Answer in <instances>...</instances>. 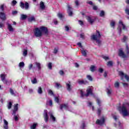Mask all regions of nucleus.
Here are the masks:
<instances>
[{
    "label": "nucleus",
    "instance_id": "f257e3e1",
    "mask_svg": "<svg viewBox=\"0 0 129 129\" xmlns=\"http://www.w3.org/2000/svg\"><path fill=\"white\" fill-rule=\"evenodd\" d=\"M117 110L122 113L123 116H127L129 115V104L123 105L122 107L119 106Z\"/></svg>",
    "mask_w": 129,
    "mask_h": 129
},
{
    "label": "nucleus",
    "instance_id": "f03ea898",
    "mask_svg": "<svg viewBox=\"0 0 129 129\" xmlns=\"http://www.w3.org/2000/svg\"><path fill=\"white\" fill-rule=\"evenodd\" d=\"M101 37V35L100 34V32L98 31H96V33L95 34H93L91 36V39L93 40L94 41H96L97 44H98V46H100L101 44V41L99 40Z\"/></svg>",
    "mask_w": 129,
    "mask_h": 129
},
{
    "label": "nucleus",
    "instance_id": "7ed1b4c3",
    "mask_svg": "<svg viewBox=\"0 0 129 129\" xmlns=\"http://www.w3.org/2000/svg\"><path fill=\"white\" fill-rule=\"evenodd\" d=\"M117 29L119 30V34H121V29H123L124 31H125V30H126V27L123 24V22L121 21V20H120L119 21V26Z\"/></svg>",
    "mask_w": 129,
    "mask_h": 129
},
{
    "label": "nucleus",
    "instance_id": "20e7f679",
    "mask_svg": "<svg viewBox=\"0 0 129 129\" xmlns=\"http://www.w3.org/2000/svg\"><path fill=\"white\" fill-rule=\"evenodd\" d=\"M80 94L81 97H83V96H86L87 97L89 95H92V89L89 88L87 90V94H85L83 93V91L82 90L80 91Z\"/></svg>",
    "mask_w": 129,
    "mask_h": 129
},
{
    "label": "nucleus",
    "instance_id": "39448f33",
    "mask_svg": "<svg viewBox=\"0 0 129 129\" xmlns=\"http://www.w3.org/2000/svg\"><path fill=\"white\" fill-rule=\"evenodd\" d=\"M34 35L37 37H42V31L38 28H36L34 30Z\"/></svg>",
    "mask_w": 129,
    "mask_h": 129
},
{
    "label": "nucleus",
    "instance_id": "423d86ee",
    "mask_svg": "<svg viewBox=\"0 0 129 129\" xmlns=\"http://www.w3.org/2000/svg\"><path fill=\"white\" fill-rule=\"evenodd\" d=\"M20 8H21V9H25V10H29V3L26 2L25 4H24V3L21 2L20 3Z\"/></svg>",
    "mask_w": 129,
    "mask_h": 129
},
{
    "label": "nucleus",
    "instance_id": "0eeeda50",
    "mask_svg": "<svg viewBox=\"0 0 129 129\" xmlns=\"http://www.w3.org/2000/svg\"><path fill=\"white\" fill-rule=\"evenodd\" d=\"M0 77L1 78L2 81L5 84H6L7 85H8L9 83V81L8 80L6 79V77H7V75L5 74H1L0 76Z\"/></svg>",
    "mask_w": 129,
    "mask_h": 129
},
{
    "label": "nucleus",
    "instance_id": "6e6552de",
    "mask_svg": "<svg viewBox=\"0 0 129 129\" xmlns=\"http://www.w3.org/2000/svg\"><path fill=\"white\" fill-rule=\"evenodd\" d=\"M67 12L70 17H72V16H73V9H72V7L69 5H68Z\"/></svg>",
    "mask_w": 129,
    "mask_h": 129
},
{
    "label": "nucleus",
    "instance_id": "1a4fd4ad",
    "mask_svg": "<svg viewBox=\"0 0 129 129\" xmlns=\"http://www.w3.org/2000/svg\"><path fill=\"white\" fill-rule=\"evenodd\" d=\"M118 55L119 57H121V58H127V55L123 52L122 49L119 50Z\"/></svg>",
    "mask_w": 129,
    "mask_h": 129
},
{
    "label": "nucleus",
    "instance_id": "9d476101",
    "mask_svg": "<svg viewBox=\"0 0 129 129\" xmlns=\"http://www.w3.org/2000/svg\"><path fill=\"white\" fill-rule=\"evenodd\" d=\"M43 116L45 122H48V121L49 120V117L48 116V112H47V110H44Z\"/></svg>",
    "mask_w": 129,
    "mask_h": 129
},
{
    "label": "nucleus",
    "instance_id": "9b49d317",
    "mask_svg": "<svg viewBox=\"0 0 129 129\" xmlns=\"http://www.w3.org/2000/svg\"><path fill=\"white\" fill-rule=\"evenodd\" d=\"M105 119H104V117H102L101 119H97L96 121L97 124H99L100 125H102L103 123H104Z\"/></svg>",
    "mask_w": 129,
    "mask_h": 129
},
{
    "label": "nucleus",
    "instance_id": "f8f14e48",
    "mask_svg": "<svg viewBox=\"0 0 129 129\" xmlns=\"http://www.w3.org/2000/svg\"><path fill=\"white\" fill-rule=\"evenodd\" d=\"M0 19L2 21H6V20H7V15H6V13L0 12Z\"/></svg>",
    "mask_w": 129,
    "mask_h": 129
},
{
    "label": "nucleus",
    "instance_id": "ddd939ff",
    "mask_svg": "<svg viewBox=\"0 0 129 129\" xmlns=\"http://www.w3.org/2000/svg\"><path fill=\"white\" fill-rule=\"evenodd\" d=\"M42 33H44V34H48V29L46 27L42 26L39 29Z\"/></svg>",
    "mask_w": 129,
    "mask_h": 129
},
{
    "label": "nucleus",
    "instance_id": "4468645a",
    "mask_svg": "<svg viewBox=\"0 0 129 129\" xmlns=\"http://www.w3.org/2000/svg\"><path fill=\"white\" fill-rule=\"evenodd\" d=\"M67 89L68 91H71L72 90V87L71 86V83L69 82L66 83Z\"/></svg>",
    "mask_w": 129,
    "mask_h": 129
},
{
    "label": "nucleus",
    "instance_id": "2eb2a0df",
    "mask_svg": "<svg viewBox=\"0 0 129 129\" xmlns=\"http://www.w3.org/2000/svg\"><path fill=\"white\" fill-rule=\"evenodd\" d=\"M86 19L89 23L91 24V25H92V24H93V22H94V19H91V17H90V16H86Z\"/></svg>",
    "mask_w": 129,
    "mask_h": 129
},
{
    "label": "nucleus",
    "instance_id": "dca6fc26",
    "mask_svg": "<svg viewBox=\"0 0 129 129\" xmlns=\"http://www.w3.org/2000/svg\"><path fill=\"white\" fill-rule=\"evenodd\" d=\"M48 114L50 116L51 119H52L53 121H55L56 120V118L54 117V115H53V113L52 112V111H50L48 113Z\"/></svg>",
    "mask_w": 129,
    "mask_h": 129
},
{
    "label": "nucleus",
    "instance_id": "f3484780",
    "mask_svg": "<svg viewBox=\"0 0 129 129\" xmlns=\"http://www.w3.org/2000/svg\"><path fill=\"white\" fill-rule=\"evenodd\" d=\"M63 108L64 109H68V105L62 104L60 105V109L62 110Z\"/></svg>",
    "mask_w": 129,
    "mask_h": 129
},
{
    "label": "nucleus",
    "instance_id": "a211bd4d",
    "mask_svg": "<svg viewBox=\"0 0 129 129\" xmlns=\"http://www.w3.org/2000/svg\"><path fill=\"white\" fill-rule=\"evenodd\" d=\"M81 53L82 55L84 56V57H86V56H87V50H85L84 49L82 48Z\"/></svg>",
    "mask_w": 129,
    "mask_h": 129
},
{
    "label": "nucleus",
    "instance_id": "6ab92c4d",
    "mask_svg": "<svg viewBox=\"0 0 129 129\" xmlns=\"http://www.w3.org/2000/svg\"><path fill=\"white\" fill-rule=\"evenodd\" d=\"M78 82L79 84H80V85L82 84H87V83H88V82H87V81H84V80H78Z\"/></svg>",
    "mask_w": 129,
    "mask_h": 129
},
{
    "label": "nucleus",
    "instance_id": "aec40b11",
    "mask_svg": "<svg viewBox=\"0 0 129 129\" xmlns=\"http://www.w3.org/2000/svg\"><path fill=\"white\" fill-rule=\"evenodd\" d=\"M18 105H19L18 104H16L14 105V109L13 111V114H16V112H17V111L18 109Z\"/></svg>",
    "mask_w": 129,
    "mask_h": 129
},
{
    "label": "nucleus",
    "instance_id": "412c9836",
    "mask_svg": "<svg viewBox=\"0 0 129 129\" xmlns=\"http://www.w3.org/2000/svg\"><path fill=\"white\" fill-rule=\"evenodd\" d=\"M8 30L9 31H10V32H14V28H13V26H12L11 24H8Z\"/></svg>",
    "mask_w": 129,
    "mask_h": 129
},
{
    "label": "nucleus",
    "instance_id": "4be33fe9",
    "mask_svg": "<svg viewBox=\"0 0 129 129\" xmlns=\"http://www.w3.org/2000/svg\"><path fill=\"white\" fill-rule=\"evenodd\" d=\"M106 92L107 95L109 96H110V95H111V93H112V90L111 89H107Z\"/></svg>",
    "mask_w": 129,
    "mask_h": 129
},
{
    "label": "nucleus",
    "instance_id": "5701e85b",
    "mask_svg": "<svg viewBox=\"0 0 129 129\" xmlns=\"http://www.w3.org/2000/svg\"><path fill=\"white\" fill-rule=\"evenodd\" d=\"M40 7L41 10H45V4L43 2H41L40 3Z\"/></svg>",
    "mask_w": 129,
    "mask_h": 129
},
{
    "label": "nucleus",
    "instance_id": "b1692460",
    "mask_svg": "<svg viewBox=\"0 0 129 129\" xmlns=\"http://www.w3.org/2000/svg\"><path fill=\"white\" fill-rule=\"evenodd\" d=\"M114 85L115 88H117V89L119 88V82L118 81L115 82Z\"/></svg>",
    "mask_w": 129,
    "mask_h": 129
},
{
    "label": "nucleus",
    "instance_id": "393cba45",
    "mask_svg": "<svg viewBox=\"0 0 129 129\" xmlns=\"http://www.w3.org/2000/svg\"><path fill=\"white\" fill-rule=\"evenodd\" d=\"M125 55H127V57H128V54H129V48H128V45H126V49L125 50Z\"/></svg>",
    "mask_w": 129,
    "mask_h": 129
},
{
    "label": "nucleus",
    "instance_id": "a878e982",
    "mask_svg": "<svg viewBox=\"0 0 129 129\" xmlns=\"http://www.w3.org/2000/svg\"><path fill=\"white\" fill-rule=\"evenodd\" d=\"M46 104L47 105H49L50 106H52L53 105V102L52 101V100H49V101L47 100L46 101Z\"/></svg>",
    "mask_w": 129,
    "mask_h": 129
},
{
    "label": "nucleus",
    "instance_id": "bb28decb",
    "mask_svg": "<svg viewBox=\"0 0 129 129\" xmlns=\"http://www.w3.org/2000/svg\"><path fill=\"white\" fill-rule=\"evenodd\" d=\"M36 64V66L38 69V70H41V63L40 62H36L34 63Z\"/></svg>",
    "mask_w": 129,
    "mask_h": 129
},
{
    "label": "nucleus",
    "instance_id": "cd10ccee",
    "mask_svg": "<svg viewBox=\"0 0 129 129\" xmlns=\"http://www.w3.org/2000/svg\"><path fill=\"white\" fill-rule=\"evenodd\" d=\"M37 92L39 94H42V93H43V90H42V88L41 87H38Z\"/></svg>",
    "mask_w": 129,
    "mask_h": 129
},
{
    "label": "nucleus",
    "instance_id": "c85d7f7f",
    "mask_svg": "<svg viewBox=\"0 0 129 129\" xmlns=\"http://www.w3.org/2000/svg\"><path fill=\"white\" fill-rule=\"evenodd\" d=\"M37 125H38V123H33V124L31 126L30 128L31 129H36V127H37Z\"/></svg>",
    "mask_w": 129,
    "mask_h": 129
},
{
    "label": "nucleus",
    "instance_id": "c756f323",
    "mask_svg": "<svg viewBox=\"0 0 129 129\" xmlns=\"http://www.w3.org/2000/svg\"><path fill=\"white\" fill-rule=\"evenodd\" d=\"M10 92L11 94V95H13V96H16V94L15 93V92L13 90L12 88L10 89Z\"/></svg>",
    "mask_w": 129,
    "mask_h": 129
},
{
    "label": "nucleus",
    "instance_id": "7c9ffc66",
    "mask_svg": "<svg viewBox=\"0 0 129 129\" xmlns=\"http://www.w3.org/2000/svg\"><path fill=\"white\" fill-rule=\"evenodd\" d=\"M19 67H20L21 68H23L24 67H25V63H24V62H20L19 65Z\"/></svg>",
    "mask_w": 129,
    "mask_h": 129
},
{
    "label": "nucleus",
    "instance_id": "2f4dec72",
    "mask_svg": "<svg viewBox=\"0 0 129 129\" xmlns=\"http://www.w3.org/2000/svg\"><path fill=\"white\" fill-rule=\"evenodd\" d=\"M23 55L24 56V57H26V56L28 55V50L26 49H24Z\"/></svg>",
    "mask_w": 129,
    "mask_h": 129
},
{
    "label": "nucleus",
    "instance_id": "473e14b6",
    "mask_svg": "<svg viewBox=\"0 0 129 129\" xmlns=\"http://www.w3.org/2000/svg\"><path fill=\"white\" fill-rule=\"evenodd\" d=\"M27 15L22 14L21 16V20H26V19H27Z\"/></svg>",
    "mask_w": 129,
    "mask_h": 129
},
{
    "label": "nucleus",
    "instance_id": "72a5a7b5",
    "mask_svg": "<svg viewBox=\"0 0 129 129\" xmlns=\"http://www.w3.org/2000/svg\"><path fill=\"white\" fill-rule=\"evenodd\" d=\"M12 105H13L12 102H10L7 105L8 109H11V108H12Z\"/></svg>",
    "mask_w": 129,
    "mask_h": 129
},
{
    "label": "nucleus",
    "instance_id": "f704fd0d",
    "mask_svg": "<svg viewBox=\"0 0 129 129\" xmlns=\"http://www.w3.org/2000/svg\"><path fill=\"white\" fill-rule=\"evenodd\" d=\"M90 70L92 72H94L95 70V67H94V66H91L90 67Z\"/></svg>",
    "mask_w": 129,
    "mask_h": 129
},
{
    "label": "nucleus",
    "instance_id": "c9c22d12",
    "mask_svg": "<svg viewBox=\"0 0 129 129\" xmlns=\"http://www.w3.org/2000/svg\"><path fill=\"white\" fill-rule=\"evenodd\" d=\"M29 22H33V21H35V17L32 16L28 19Z\"/></svg>",
    "mask_w": 129,
    "mask_h": 129
},
{
    "label": "nucleus",
    "instance_id": "e433bc0d",
    "mask_svg": "<svg viewBox=\"0 0 129 129\" xmlns=\"http://www.w3.org/2000/svg\"><path fill=\"white\" fill-rule=\"evenodd\" d=\"M87 78L90 81H92V80H93L92 77H91V76H90V75H87Z\"/></svg>",
    "mask_w": 129,
    "mask_h": 129
},
{
    "label": "nucleus",
    "instance_id": "4c0bfd02",
    "mask_svg": "<svg viewBox=\"0 0 129 129\" xmlns=\"http://www.w3.org/2000/svg\"><path fill=\"white\" fill-rule=\"evenodd\" d=\"M110 26L112 27V28H113L114 29V26H115V22L114 21H112L110 23Z\"/></svg>",
    "mask_w": 129,
    "mask_h": 129
},
{
    "label": "nucleus",
    "instance_id": "58836bf2",
    "mask_svg": "<svg viewBox=\"0 0 129 129\" xmlns=\"http://www.w3.org/2000/svg\"><path fill=\"white\" fill-rule=\"evenodd\" d=\"M31 82L32 83H33V84H36V83H37V79L34 78L33 80H31Z\"/></svg>",
    "mask_w": 129,
    "mask_h": 129
},
{
    "label": "nucleus",
    "instance_id": "ea45409f",
    "mask_svg": "<svg viewBox=\"0 0 129 129\" xmlns=\"http://www.w3.org/2000/svg\"><path fill=\"white\" fill-rule=\"evenodd\" d=\"M102 58H103V59H104V60H105V61H107V60H109V57L108 56H103Z\"/></svg>",
    "mask_w": 129,
    "mask_h": 129
},
{
    "label": "nucleus",
    "instance_id": "a19ab883",
    "mask_svg": "<svg viewBox=\"0 0 129 129\" xmlns=\"http://www.w3.org/2000/svg\"><path fill=\"white\" fill-rule=\"evenodd\" d=\"M5 5H2L0 7V9L1 10V11H2V12H4V11H5Z\"/></svg>",
    "mask_w": 129,
    "mask_h": 129
},
{
    "label": "nucleus",
    "instance_id": "79ce46f5",
    "mask_svg": "<svg viewBox=\"0 0 129 129\" xmlns=\"http://www.w3.org/2000/svg\"><path fill=\"white\" fill-rule=\"evenodd\" d=\"M57 17L61 19H62V18H63V15H62V14L59 13L57 14Z\"/></svg>",
    "mask_w": 129,
    "mask_h": 129
},
{
    "label": "nucleus",
    "instance_id": "37998d69",
    "mask_svg": "<svg viewBox=\"0 0 129 129\" xmlns=\"http://www.w3.org/2000/svg\"><path fill=\"white\" fill-rule=\"evenodd\" d=\"M48 94H50V95H54V93H53V91L51 90H49L48 91Z\"/></svg>",
    "mask_w": 129,
    "mask_h": 129
},
{
    "label": "nucleus",
    "instance_id": "c03bdc74",
    "mask_svg": "<svg viewBox=\"0 0 129 129\" xmlns=\"http://www.w3.org/2000/svg\"><path fill=\"white\" fill-rule=\"evenodd\" d=\"M54 101H55V102H56L57 103H59V98H58V97H55V98H54Z\"/></svg>",
    "mask_w": 129,
    "mask_h": 129
},
{
    "label": "nucleus",
    "instance_id": "a18cd8bd",
    "mask_svg": "<svg viewBox=\"0 0 129 129\" xmlns=\"http://www.w3.org/2000/svg\"><path fill=\"white\" fill-rule=\"evenodd\" d=\"M47 66L49 69H52V62H49Z\"/></svg>",
    "mask_w": 129,
    "mask_h": 129
},
{
    "label": "nucleus",
    "instance_id": "49530a36",
    "mask_svg": "<svg viewBox=\"0 0 129 129\" xmlns=\"http://www.w3.org/2000/svg\"><path fill=\"white\" fill-rule=\"evenodd\" d=\"M55 86L56 87H57V88H59V87H62V86H61V85H60V84L58 83H55Z\"/></svg>",
    "mask_w": 129,
    "mask_h": 129
},
{
    "label": "nucleus",
    "instance_id": "de8ad7c7",
    "mask_svg": "<svg viewBox=\"0 0 129 129\" xmlns=\"http://www.w3.org/2000/svg\"><path fill=\"white\" fill-rule=\"evenodd\" d=\"M101 110H102V109H101V108L98 109L97 112H98V115H100V113L101 112Z\"/></svg>",
    "mask_w": 129,
    "mask_h": 129
},
{
    "label": "nucleus",
    "instance_id": "09e8293b",
    "mask_svg": "<svg viewBox=\"0 0 129 129\" xmlns=\"http://www.w3.org/2000/svg\"><path fill=\"white\" fill-rule=\"evenodd\" d=\"M122 84H123V86L125 88L128 87V84L127 83H122Z\"/></svg>",
    "mask_w": 129,
    "mask_h": 129
},
{
    "label": "nucleus",
    "instance_id": "8fccbe9b",
    "mask_svg": "<svg viewBox=\"0 0 129 129\" xmlns=\"http://www.w3.org/2000/svg\"><path fill=\"white\" fill-rule=\"evenodd\" d=\"M104 16V11H102L100 13V17H103Z\"/></svg>",
    "mask_w": 129,
    "mask_h": 129
},
{
    "label": "nucleus",
    "instance_id": "3c124183",
    "mask_svg": "<svg viewBox=\"0 0 129 129\" xmlns=\"http://www.w3.org/2000/svg\"><path fill=\"white\" fill-rule=\"evenodd\" d=\"M79 24L81 26H83V25H84V23H83V21H82L81 20H79Z\"/></svg>",
    "mask_w": 129,
    "mask_h": 129
},
{
    "label": "nucleus",
    "instance_id": "603ef678",
    "mask_svg": "<svg viewBox=\"0 0 129 129\" xmlns=\"http://www.w3.org/2000/svg\"><path fill=\"white\" fill-rule=\"evenodd\" d=\"M80 37L82 39H85V36L84 35V33H82L80 34Z\"/></svg>",
    "mask_w": 129,
    "mask_h": 129
},
{
    "label": "nucleus",
    "instance_id": "864d4df0",
    "mask_svg": "<svg viewBox=\"0 0 129 129\" xmlns=\"http://www.w3.org/2000/svg\"><path fill=\"white\" fill-rule=\"evenodd\" d=\"M107 65V66H112V61H108Z\"/></svg>",
    "mask_w": 129,
    "mask_h": 129
},
{
    "label": "nucleus",
    "instance_id": "5fc2aeb1",
    "mask_svg": "<svg viewBox=\"0 0 129 129\" xmlns=\"http://www.w3.org/2000/svg\"><path fill=\"white\" fill-rule=\"evenodd\" d=\"M69 27L68 26H65V30L66 31V32H69Z\"/></svg>",
    "mask_w": 129,
    "mask_h": 129
},
{
    "label": "nucleus",
    "instance_id": "6e6d98bb",
    "mask_svg": "<svg viewBox=\"0 0 129 129\" xmlns=\"http://www.w3.org/2000/svg\"><path fill=\"white\" fill-rule=\"evenodd\" d=\"M97 6H95L94 5H93V10H94V11H97Z\"/></svg>",
    "mask_w": 129,
    "mask_h": 129
},
{
    "label": "nucleus",
    "instance_id": "4d7b16f0",
    "mask_svg": "<svg viewBox=\"0 0 129 129\" xmlns=\"http://www.w3.org/2000/svg\"><path fill=\"white\" fill-rule=\"evenodd\" d=\"M59 74H60V75H64V71H63L62 70H60L59 72Z\"/></svg>",
    "mask_w": 129,
    "mask_h": 129
},
{
    "label": "nucleus",
    "instance_id": "13d9d810",
    "mask_svg": "<svg viewBox=\"0 0 129 129\" xmlns=\"http://www.w3.org/2000/svg\"><path fill=\"white\" fill-rule=\"evenodd\" d=\"M97 103L99 105H100V103H101V101H100V100H99V99H97Z\"/></svg>",
    "mask_w": 129,
    "mask_h": 129
},
{
    "label": "nucleus",
    "instance_id": "bf43d9fd",
    "mask_svg": "<svg viewBox=\"0 0 129 129\" xmlns=\"http://www.w3.org/2000/svg\"><path fill=\"white\" fill-rule=\"evenodd\" d=\"M127 39V37H126V36H124L122 40V42H125Z\"/></svg>",
    "mask_w": 129,
    "mask_h": 129
},
{
    "label": "nucleus",
    "instance_id": "052dcab7",
    "mask_svg": "<svg viewBox=\"0 0 129 129\" xmlns=\"http://www.w3.org/2000/svg\"><path fill=\"white\" fill-rule=\"evenodd\" d=\"M98 71L100 73H102L103 72V69L99 68Z\"/></svg>",
    "mask_w": 129,
    "mask_h": 129
},
{
    "label": "nucleus",
    "instance_id": "680f3d73",
    "mask_svg": "<svg viewBox=\"0 0 129 129\" xmlns=\"http://www.w3.org/2000/svg\"><path fill=\"white\" fill-rule=\"evenodd\" d=\"M4 27H5V24L0 22V28H3Z\"/></svg>",
    "mask_w": 129,
    "mask_h": 129
},
{
    "label": "nucleus",
    "instance_id": "e2e57ef3",
    "mask_svg": "<svg viewBox=\"0 0 129 129\" xmlns=\"http://www.w3.org/2000/svg\"><path fill=\"white\" fill-rule=\"evenodd\" d=\"M4 125H8L9 124V122H8V121L6 119H4Z\"/></svg>",
    "mask_w": 129,
    "mask_h": 129
},
{
    "label": "nucleus",
    "instance_id": "0e129e2a",
    "mask_svg": "<svg viewBox=\"0 0 129 129\" xmlns=\"http://www.w3.org/2000/svg\"><path fill=\"white\" fill-rule=\"evenodd\" d=\"M124 78L126 79V80H127V81H128V80H129L128 76H127V75H125V76H124Z\"/></svg>",
    "mask_w": 129,
    "mask_h": 129
},
{
    "label": "nucleus",
    "instance_id": "69168bd1",
    "mask_svg": "<svg viewBox=\"0 0 129 129\" xmlns=\"http://www.w3.org/2000/svg\"><path fill=\"white\" fill-rule=\"evenodd\" d=\"M17 1L16 0L13 1H12V4L13 6H15V5H17Z\"/></svg>",
    "mask_w": 129,
    "mask_h": 129
},
{
    "label": "nucleus",
    "instance_id": "338daca9",
    "mask_svg": "<svg viewBox=\"0 0 129 129\" xmlns=\"http://www.w3.org/2000/svg\"><path fill=\"white\" fill-rule=\"evenodd\" d=\"M85 128V124L84 123H83L81 126V128L84 129Z\"/></svg>",
    "mask_w": 129,
    "mask_h": 129
},
{
    "label": "nucleus",
    "instance_id": "774afa93",
    "mask_svg": "<svg viewBox=\"0 0 129 129\" xmlns=\"http://www.w3.org/2000/svg\"><path fill=\"white\" fill-rule=\"evenodd\" d=\"M4 127L5 129H8L9 128V125H4Z\"/></svg>",
    "mask_w": 129,
    "mask_h": 129
}]
</instances>
